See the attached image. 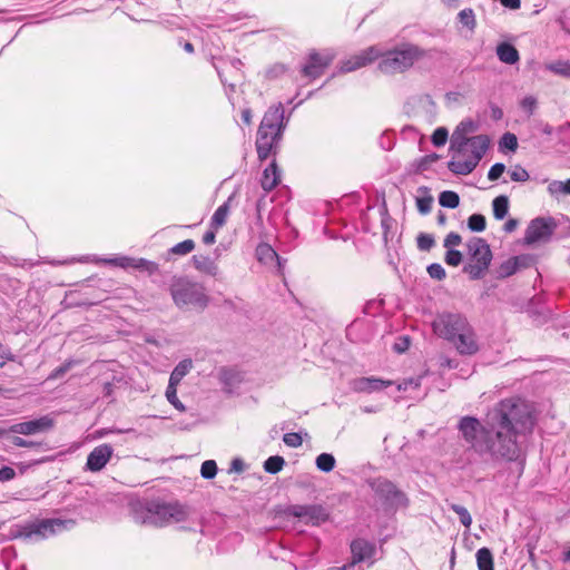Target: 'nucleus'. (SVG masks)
I'll return each mask as SVG.
<instances>
[{"label": "nucleus", "instance_id": "1", "mask_svg": "<svg viewBox=\"0 0 570 570\" xmlns=\"http://www.w3.org/2000/svg\"><path fill=\"white\" fill-rule=\"evenodd\" d=\"M530 421V413L520 401L505 399L497 403L484 419H460L458 430L465 443L480 456L492 461L514 462L520 458L517 435Z\"/></svg>", "mask_w": 570, "mask_h": 570}, {"label": "nucleus", "instance_id": "2", "mask_svg": "<svg viewBox=\"0 0 570 570\" xmlns=\"http://www.w3.org/2000/svg\"><path fill=\"white\" fill-rule=\"evenodd\" d=\"M478 129V124L471 119L462 120L454 129L450 140L452 159L448 168L455 175L466 176L479 165L490 146L487 135L469 137Z\"/></svg>", "mask_w": 570, "mask_h": 570}, {"label": "nucleus", "instance_id": "3", "mask_svg": "<svg viewBox=\"0 0 570 570\" xmlns=\"http://www.w3.org/2000/svg\"><path fill=\"white\" fill-rule=\"evenodd\" d=\"M191 514V509L177 500L156 499L134 508L135 522L154 528H165L170 524L187 522Z\"/></svg>", "mask_w": 570, "mask_h": 570}, {"label": "nucleus", "instance_id": "4", "mask_svg": "<svg viewBox=\"0 0 570 570\" xmlns=\"http://www.w3.org/2000/svg\"><path fill=\"white\" fill-rule=\"evenodd\" d=\"M285 128L286 121L283 104L278 102L271 106L266 110L257 130L255 145L259 160H265L276 153Z\"/></svg>", "mask_w": 570, "mask_h": 570}, {"label": "nucleus", "instance_id": "5", "mask_svg": "<svg viewBox=\"0 0 570 570\" xmlns=\"http://www.w3.org/2000/svg\"><path fill=\"white\" fill-rule=\"evenodd\" d=\"M425 50L413 43H402L393 49L382 51L377 68L387 75L404 72L415 61L425 57Z\"/></svg>", "mask_w": 570, "mask_h": 570}, {"label": "nucleus", "instance_id": "6", "mask_svg": "<svg viewBox=\"0 0 570 570\" xmlns=\"http://www.w3.org/2000/svg\"><path fill=\"white\" fill-rule=\"evenodd\" d=\"M170 295L179 308L195 307L204 309L209 302L205 288L195 282L179 279L170 286Z\"/></svg>", "mask_w": 570, "mask_h": 570}, {"label": "nucleus", "instance_id": "7", "mask_svg": "<svg viewBox=\"0 0 570 570\" xmlns=\"http://www.w3.org/2000/svg\"><path fill=\"white\" fill-rule=\"evenodd\" d=\"M72 519H41L27 523L19 529L18 537L24 540L39 541L75 527Z\"/></svg>", "mask_w": 570, "mask_h": 570}, {"label": "nucleus", "instance_id": "8", "mask_svg": "<svg viewBox=\"0 0 570 570\" xmlns=\"http://www.w3.org/2000/svg\"><path fill=\"white\" fill-rule=\"evenodd\" d=\"M466 248L471 263L466 264L463 271L469 274L471 279H480L492 261L490 245L483 238L472 237L468 240Z\"/></svg>", "mask_w": 570, "mask_h": 570}, {"label": "nucleus", "instance_id": "9", "mask_svg": "<svg viewBox=\"0 0 570 570\" xmlns=\"http://www.w3.org/2000/svg\"><path fill=\"white\" fill-rule=\"evenodd\" d=\"M368 485L386 511H395L409 504L405 493L385 478L372 479Z\"/></svg>", "mask_w": 570, "mask_h": 570}, {"label": "nucleus", "instance_id": "10", "mask_svg": "<svg viewBox=\"0 0 570 570\" xmlns=\"http://www.w3.org/2000/svg\"><path fill=\"white\" fill-rule=\"evenodd\" d=\"M468 318L460 313L444 312L438 314L432 322V328L439 337L451 341L456 333L462 332L469 325Z\"/></svg>", "mask_w": 570, "mask_h": 570}, {"label": "nucleus", "instance_id": "11", "mask_svg": "<svg viewBox=\"0 0 570 570\" xmlns=\"http://www.w3.org/2000/svg\"><path fill=\"white\" fill-rule=\"evenodd\" d=\"M283 514L313 527L326 522L330 518L327 510L321 504H291L284 508Z\"/></svg>", "mask_w": 570, "mask_h": 570}, {"label": "nucleus", "instance_id": "12", "mask_svg": "<svg viewBox=\"0 0 570 570\" xmlns=\"http://www.w3.org/2000/svg\"><path fill=\"white\" fill-rule=\"evenodd\" d=\"M558 225L557 219L552 216L537 217L529 223L524 233V242L528 245L547 243L551 239Z\"/></svg>", "mask_w": 570, "mask_h": 570}, {"label": "nucleus", "instance_id": "13", "mask_svg": "<svg viewBox=\"0 0 570 570\" xmlns=\"http://www.w3.org/2000/svg\"><path fill=\"white\" fill-rule=\"evenodd\" d=\"M350 548L352 558L351 561L345 564L348 570H364L361 566L362 563L371 567L375 562L376 546L374 542L357 538L351 542Z\"/></svg>", "mask_w": 570, "mask_h": 570}, {"label": "nucleus", "instance_id": "14", "mask_svg": "<svg viewBox=\"0 0 570 570\" xmlns=\"http://www.w3.org/2000/svg\"><path fill=\"white\" fill-rule=\"evenodd\" d=\"M55 421L50 415H43L35 420L14 423L7 429L8 434L36 435L52 430Z\"/></svg>", "mask_w": 570, "mask_h": 570}, {"label": "nucleus", "instance_id": "15", "mask_svg": "<svg viewBox=\"0 0 570 570\" xmlns=\"http://www.w3.org/2000/svg\"><path fill=\"white\" fill-rule=\"evenodd\" d=\"M449 343L452 344L460 355H474L480 350L476 333L471 324L462 332L456 333V336L449 341Z\"/></svg>", "mask_w": 570, "mask_h": 570}, {"label": "nucleus", "instance_id": "16", "mask_svg": "<svg viewBox=\"0 0 570 570\" xmlns=\"http://www.w3.org/2000/svg\"><path fill=\"white\" fill-rule=\"evenodd\" d=\"M334 57L330 52L320 53L317 51H312L306 62L302 67V73L304 77L308 79H316L321 77L326 68L332 63Z\"/></svg>", "mask_w": 570, "mask_h": 570}, {"label": "nucleus", "instance_id": "17", "mask_svg": "<svg viewBox=\"0 0 570 570\" xmlns=\"http://www.w3.org/2000/svg\"><path fill=\"white\" fill-rule=\"evenodd\" d=\"M381 56V49L377 46H371L365 50L352 56L351 58L341 62L338 71L342 73L355 71L362 67H365Z\"/></svg>", "mask_w": 570, "mask_h": 570}, {"label": "nucleus", "instance_id": "18", "mask_svg": "<svg viewBox=\"0 0 570 570\" xmlns=\"http://www.w3.org/2000/svg\"><path fill=\"white\" fill-rule=\"evenodd\" d=\"M114 454V449L110 444L104 443L96 446L87 456L86 470L91 472L101 471L109 462Z\"/></svg>", "mask_w": 570, "mask_h": 570}, {"label": "nucleus", "instance_id": "19", "mask_svg": "<svg viewBox=\"0 0 570 570\" xmlns=\"http://www.w3.org/2000/svg\"><path fill=\"white\" fill-rule=\"evenodd\" d=\"M99 262L110 264L121 268L144 269L153 273L157 269V264L145 258H132L128 256H116L112 258H101Z\"/></svg>", "mask_w": 570, "mask_h": 570}, {"label": "nucleus", "instance_id": "20", "mask_svg": "<svg viewBox=\"0 0 570 570\" xmlns=\"http://www.w3.org/2000/svg\"><path fill=\"white\" fill-rule=\"evenodd\" d=\"M393 385V381L377 377H358L352 382V390L358 393H373Z\"/></svg>", "mask_w": 570, "mask_h": 570}, {"label": "nucleus", "instance_id": "21", "mask_svg": "<svg viewBox=\"0 0 570 570\" xmlns=\"http://www.w3.org/2000/svg\"><path fill=\"white\" fill-rule=\"evenodd\" d=\"M255 254L258 262L264 265H273L275 263L277 271L282 273L285 261L278 256L276 250L269 244H258Z\"/></svg>", "mask_w": 570, "mask_h": 570}, {"label": "nucleus", "instance_id": "22", "mask_svg": "<svg viewBox=\"0 0 570 570\" xmlns=\"http://www.w3.org/2000/svg\"><path fill=\"white\" fill-rule=\"evenodd\" d=\"M281 181V171L273 160L263 171V176L261 179L262 188L265 191L273 190Z\"/></svg>", "mask_w": 570, "mask_h": 570}, {"label": "nucleus", "instance_id": "23", "mask_svg": "<svg viewBox=\"0 0 570 570\" xmlns=\"http://www.w3.org/2000/svg\"><path fill=\"white\" fill-rule=\"evenodd\" d=\"M193 263H194L195 268L204 274H207L210 276L218 275V272H219L218 265L209 256L194 255Z\"/></svg>", "mask_w": 570, "mask_h": 570}, {"label": "nucleus", "instance_id": "24", "mask_svg": "<svg viewBox=\"0 0 570 570\" xmlns=\"http://www.w3.org/2000/svg\"><path fill=\"white\" fill-rule=\"evenodd\" d=\"M497 56L500 61L508 65H514L520 59L515 47L508 42H502L497 47Z\"/></svg>", "mask_w": 570, "mask_h": 570}, {"label": "nucleus", "instance_id": "25", "mask_svg": "<svg viewBox=\"0 0 570 570\" xmlns=\"http://www.w3.org/2000/svg\"><path fill=\"white\" fill-rule=\"evenodd\" d=\"M193 367L191 360H183L180 361L173 370L169 376L168 384L177 385L180 381L189 373Z\"/></svg>", "mask_w": 570, "mask_h": 570}, {"label": "nucleus", "instance_id": "26", "mask_svg": "<svg viewBox=\"0 0 570 570\" xmlns=\"http://www.w3.org/2000/svg\"><path fill=\"white\" fill-rule=\"evenodd\" d=\"M232 196L224 203L222 204L214 213V215L212 216V219H210V227L213 229H218L220 227H223L226 223V219L228 217V214H229V204L232 202Z\"/></svg>", "mask_w": 570, "mask_h": 570}, {"label": "nucleus", "instance_id": "27", "mask_svg": "<svg viewBox=\"0 0 570 570\" xmlns=\"http://www.w3.org/2000/svg\"><path fill=\"white\" fill-rule=\"evenodd\" d=\"M547 190L556 199L563 195L570 196V178L567 180H551L548 184Z\"/></svg>", "mask_w": 570, "mask_h": 570}, {"label": "nucleus", "instance_id": "28", "mask_svg": "<svg viewBox=\"0 0 570 570\" xmlns=\"http://www.w3.org/2000/svg\"><path fill=\"white\" fill-rule=\"evenodd\" d=\"M493 216L495 219H503L509 212V198L504 195L495 197L492 202Z\"/></svg>", "mask_w": 570, "mask_h": 570}, {"label": "nucleus", "instance_id": "29", "mask_svg": "<svg viewBox=\"0 0 570 570\" xmlns=\"http://www.w3.org/2000/svg\"><path fill=\"white\" fill-rule=\"evenodd\" d=\"M475 556L479 570H493V557L490 549L481 548Z\"/></svg>", "mask_w": 570, "mask_h": 570}, {"label": "nucleus", "instance_id": "30", "mask_svg": "<svg viewBox=\"0 0 570 570\" xmlns=\"http://www.w3.org/2000/svg\"><path fill=\"white\" fill-rule=\"evenodd\" d=\"M439 203L445 208H456L460 204V197L455 191L444 190L439 196Z\"/></svg>", "mask_w": 570, "mask_h": 570}, {"label": "nucleus", "instance_id": "31", "mask_svg": "<svg viewBox=\"0 0 570 570\" xmlns=\"http://www.w3.org/2000/svg\"><path fill=\"white\" fill-rule=\"evenodd\" d=\"M316 468L322 472H331L335 468V458L330 453H321L315 461Z\"/></svg>", "mask_w": 570, "mask_h": 570}, {"label": "nucleus", "instance_id": "32", "mask_svg": "<svg viewBox=\"0 0 570 570\" xmlns=\"http://www.w3.org/2000/svg\"><path fill=\"white\" fill-rule=\"evenodd\" d=\"M460 23L468 30L473 31L475 28V14L471 8H465L458 13Z\"/></svg>", "mask_w": 570, "mask_h": 570}, {"label": "nucleus", "instance_id": "33", "mask_svg": "<svg viewBox=\"0 0 570 570\" xmlns=\"http://www.w3.org/2000/svg\"><path fill=\"white\" fill-rule=\"evenodd\" d=\"M284 465H285V460H284L283 456L273 455V456H269L264 462V470L267 473L276 474V473H278L283 469Z\"/></svg>", "mask_w": 570, "mask_h": 570}, {"label": "nucleus", "instance_id": "34", "mask_svg": "<svg viewBox=\"0 0 570 570\" xmlns=\"http://www.w3.org/2000/svg\"><path fill=\"white\" fill-rule=\"evenodd\" d=\"M519 268V258L511 257L503 262L499 267V274L501 277H509L513 275Z\"/></svg>", "mask_w": 570, "mask_h": 570}, {"label": "nucleus", "instance_id": "35", "mask_svg": "<svg viewBox=\"0 0 570 570\" xmlns=\"http://www.w3.org/2000/svg\"><path fill=\"white\" fill-rule=\"evenodd\" d=\"M166 399L167 401L179 412H185V405L179 401L177 396V385L168 384L166 389Z\"/></svg>", "mask_w": 570, "mask_h": 570}, {"label": "nucleus", "instance_id": "36", "mask_svg": "<svg viewBox=\"0 0 570 570\" xmlns=\"http://www.w3.org/2000/svg\"><path fill=\"white\" fill-rule=\"evenodd\" d=\"M11 443L18 448H35V449L48 450L47 443L27 440L21 436H13L11 439Z\"/></svg>", "mask_w": 570, "mask_h": 570}, {"label": "nucleus", "instance_id": "37", "mask_svg": "<svg viewBox=\"0 0 570 570\" xmlns=\"http://www.w3.org/2000/svg\"><path fill=\"white\" fill-rule=\"evenodd\" d=\"M450 509L458 514V517L460 519V522L465 528H470L471 527V524H472V517H471L470 512L468 511V509L465 507L456 504V503H452L450 505Z\"/></svg>", "mask_w": 570, "mask_h": 570}, {"label": "nucleus", "instance_id": "38", "mask_svg": "<svg viewBox=\"0 0 570 570\" xmlns=\"http://www.w3.org/2000/svg\"><path fill=\"white\" fill-rule=\"evenodd\" d=\"M468 227L471 232H483L487 227L485 217L481 214H472L468 218Z\"/></svg>", "mask_w": 570, "mask_h": 570}, {"label": "nucleus", "instance_id": "39", "mask_svg": "<svg viewBox=\"0 0 570 570\" xmlns=\"http://www.w3.org/2000/svg\"><path fill=\"white\" fill-rule=\"evenodd\" d=\"M195 248V242L193 239L183 240L174 245L169 252L174 255L184 256L193 252Z\"/></svg>", "mask_w": 570, "mask_h": 570}, {"label": "nucleus", "instance_id": "40", "mask_svg": "<svg viewBox=\"0 0 570 570\" xmlns=\"http://www.w3.org/2000/svg\"><path fill=\"white\" fill-rule=\"evenodd\" d=\"M547 69L556 75L564 76L570 78V62L569 61H554L547 65Z\"/></svg>", "mask_w": 570, "mask_h": 570}, {"label": "nucleus", "instance_id": "41", "mask_svg": "<svg viewBox=\"0 0 570 570\" xmlns=\"http://www.w3.org/2000/svg\"><path fill=\"white\" fill-rule=\"evenodd\" d=\"M217 473V464L214 460H207L203 462L200 468V475L206 479L210 480L214 479Z\"/></svg>", "mask_w": 570, "mask_h": 570}, {"label": "nucleus", "instance_id": "42", "mask_svg": "<svg viewBox=\"0 0 570 570\" xmlns=\"http://www.w3.org/2000/svg\"><path fill=\"white\" fill-rule=\"evenodd\" d=\"M416 244L420 250L428 252L434 246L435 242L431 234L421 233L416 237Z\"/></svg>", "mask_w": 570, "mask_h": 570}, {"label": "nucleus", "instance_id": "43", "mask_svg": "<svg viewBox=\"0 0 570 570\" xmlns=\"http://www.w3.org/2000/svg\"><path fill=\"white\" fill-rule=\"evenodd\" d=\"M510 178L513 181L524 183L529 180L530 175L525 168L520 165L514 166L510 171Z\"/></svg>", "mask_w": 570, "mask_h": 570}, {"label": "nucleus", "instance_id": "44", "mask_svg": "<svg viewBox=\"0 0 570 570\" xmlns=\"http://www.w3.org/2000/svg\"><path fill=\"white\" fill-rule=\"evenodd\" d=\"M538 100L534 96H525L520 101L521 109L530 117L533 115L534 110L537 109Z\"/></svg>", "mask_w": 570, "mask_h": 570}, {"label": "nucleus", "instance_id": "45", "mask_svg": "<svg viewBox=\"0 0 570 570\" xmlns=\"http://www.w3.org/2000/svg\"><path fill=\"white\" fill-rule=\"evenodd\" d=\"M448 137H449L448 129L444 127H439L434 130L431 140L435 147H441V146L445 145Z\"/></svg>", "mask_w": 570, "mask_h": 570}, {"label": "nucleus", "instance_id": "46", "mask_svg": "<svg viewBox=\"0 0 570 570\" xmlns=\"http://www.w3.org/2000/svg\"><path fill=\"white\" fill-rule=\"evenodd\" d=\"M500 147L514 151L518 148V139L515 135L505 132L500 139Z\"/></svg>", "mask_w": 570, "mask_h": 570}, {"label": "nucleus", "instance_id": "47", "mask_svg": "<svg viewBox=\"0 0 570 570\" xmlns=\"http://www.w3.org/2000/svg\"><path fill=\"white\" fill-rule=\"evenodd\" d=\"M428 273L431 278H434L438 281H442L446 276L445 269L439 263H433V264L429 265Z\"/></svg>", "mask_w": 570, "mask_h": 570}, {"label": "nucleus", "instance_id": "48", "mask_svg": "<svg viewBox=\"0 0 570 570\" xmlns=\"http://www.w3.org/2000/svg\"><path fill=\"white\" fill-rule=\"evenodd\" d=\"M283 442L289 448H298L303 443V439L299 433L289 432L283 436Z\"/></svg>", "mask_w": 570, "mask_h": 570}, {"label": "nucleus", "instance_id": "49", "mask_svg": "<svg viewBox=\"0 0 570 570\" xmlns=\"http://www.w3.org/2000/svg\"><path fill=\"white\" fill-rule=\"evenodd\" d=\"M444 261L450 266H458L462 262V254L454 248L448 249Z\"/></svg>", "mask_w": 570, "mask_h": 570}, {"label": "nucleus", "instance_id": "50", "mask_svg": "<svg viewBox=\"0 0 570 570\" xmlns=\"http://www.w3.org/2000/svg\"><path fill=\"white\" fill-rule=\"evenodd\" d=\"M432 203H433V198H432V196H425V197H419V198H416V207H417V210H419L421 214H428V213H430L431 207H432Z\"/></svg>", "mask_w": 570, "mask_h": 570}, {"label": "nucleus", "instance_id": "51", "mask_svg": "<svg viewBox=\"0 0 570 570\" xmlns=\"http://www.w3.org/2000/svg\"><path fill=\"white\" fill-rule=\"evenodd\" d=\"M504 170H505L504 164L495 163L494 165L491 166L490 170L488 171V179L491 181L499 179L502 176V174L504 173Z\"/></svg>", "mask_w": 570, "mask_h": 570}, {"label": "nucleus", "instance_id": "52", "mask_svg": "<svg viewBox=\"0 0 570 570\" xmlns=\"http://www.w3.org/2000/svg\"><path fill=\"white\" fill-rule=\"evenodd\" d=\"M381 215H382L381 225L383 228V235H384V238L386 239L387 232L392 225V218L387 214V208H386L385 203L383 204V206L381 208Z\"/></svg>", "mask_w": 570, "mask_h": 570}, {"label": "nucleus", "instance_id": "53", "mask_svg": "<svg viewBox=\"0 0 570 570\" xmlns=\"http://www.w3.org/2000/svg\"><path fill=\"white\" fill-rule=\"evenodd\" d=\"M421 385L420 377L405 379L397 384V391H407L409 389H417Z\"/></svg>", "mask_w": 570, "mask_h": 570}, {"label": "nucleus", "instance_id": "54", "mask_svg": "<svg viewBox=\"0 0 570 570\" xmlns=\"http://www.w3.org/2000/svg\"><path fill=\"white\" fill-rule=\"evenodd\" d=\"M379 144L383 150H391L394 146V135L392 132L382 134Z\"/></svg>", "mask_w": 570, "mask_h": 570}, {"label": "nucleus", "instance_id": "55", "mask_svg": "<svg viewBox=\"0 0 570 570\" xmlns=\"http://www.w3.org/2000/svg\"><path fill=\"white\" fill-rule=\"evenodd\" d=\"M462 242V238L461 236L458 234V233H454V232H451L450 234L446 235V237L444 238V247L451 249L453 248L454 246H458L460 245Z\"/></svg>", "mask_w": 570, "mask_h": 570}, {"label": "nucleus", "instance_id": "56", "mask_svg": "<svg viewBox=\"0 0 570 570\" xmlns=\"http://www.w3.org/2000/svg\"><path fill=\"white\" fill-rule=\"evenodd\" d=\"M71 367V362H67L60 366H58L57 368H55L52 371V373L49 375V379L50 380H56V379H59L61 377L62 375H65Z\"/></svg>", "mask_w": 570, "mask_h": 570}, {"label": "nucleus", "instance_id": "57", "mask_svg": "<svg viewBox=\"0 0 570 570\" xmlns=\"http://www.w3.org/2000/svg\"><path fill=\"white\" fill-rule=\"evenodd\" d=\"M16 476V471L11 466H2L0 469V482H7Z\"/></svg>", "mask_w": 570, "mask_h": 570}, {"label": "nucleus", "instance_id": "58", "mask_svg": "<svg viewBox=\"0 0 570 570\" xmlns=\"http://www.w3.org/2000/svg\"><path fill=\"white\" fill-rule=\"evenodd\" d=\"M0 358L6 361H13L14 355L12 354L11 350L0 342Z\"/></svg>", "mask_w": 570, "mask_h": 570}, {"label": "nucleus", "instance_id": "59", "mask_svg": "<svg viewBox=\"0 0 570 570\" xmlns=\"http://www.w3.org/2000/svg\"><path fill=\"white\" fill-rule=\"evenodd\" d=\"M440 366L441 367H448V368H456L458 362L455 360H452L450 357L443 356L440 358Z\"/></svg>", "mask_w": 570, "mask_h": 570}, {"label": "nucleus", "instance_id": "60", "mask_svg": "<svg viewBox=\"0 0 570 570\" xmlns=\"http://www.w3.org/2000/svg\"><path fill=\"white\" fill-rule=\"evenodd\" d=\"M215 230H216V229H214V230H208V232H206V233L204 234V236H203V242H204V244H206V245H212V244H214V243H215V239H216Z\"/></svg>", "mask_w": 570, "mask_h": 570}, {"label": "nucleus", "instance_id": "61", "mask_svg": "<svg viewBox=\"0 0 570 570\" xmlns=\"http://www.w3.org/2000/svg\"><path fill=\"white\" fill-rule=\"evenodd\" d=\"M517 227H518V220L514 218H510L509 220L505 222L503 229L505 233H512L515 230Z\"/></svg>", "mask_w": 570, "mask_h": 570}, {"label": "nucleus", "instance_id": "62", "mask_svg": "<svg viewBox=\"0 0 570 570\" xmlns=\"http://www.w3.org/2000/svg\"><path fill=\"white\" fill-rule=\"evenodd\" d=\"M501 4L509 9H519L521 0H500Z\"/></svg>", "mask_w": 570, "mask_h": 570}, {"label": "nucleus", "instance_id": "63", "mask_svg": "<svg viewBox=\"0 0 570 570\" xmlns=\"http://www.w3.org/2000/svg\"><path fill=\"white\" fill-rule=\"evenodd\" d=\"M161 24L171 30L180 28V24L176 22V18L165 19L161 21Z\"/></svg>", "mask_w": 570, "mask_h": 570}, {"label": "nucleus", "instance_id": "64", "mask_svg": "<svg viewBox=\"0 0 570 570\" xmlns=\"http://www.w3.org/2000/svg\"><path fill=\"white\" fill-rule=\"evenodd\" d=\"M232 470L236 472H243L244 470V462L240 459H234L232 461Z\"/></svg>", "mask_w": 570, "mask_h": 570}]
</instances>
